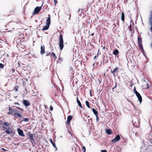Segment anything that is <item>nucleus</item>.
I'll return each instance as SVG.
<instances>
[{
  "label": "nucleus",
  "mask_w": 152,
  "mask_h": 152,
  "mask_svg": "<svg viewBox=\"0 0 152 152\" xmlns=\"http://www.w3.org/2000/svg\"><path fill=\"white\" fill-rule=\"evenodd\" d=\"M63 39V36L61 34H60L59 39V46L60 50H62L64 47Z\"/></svg>",
  "instance_id": "obj_1"
},
{
  "label": "nucleus",
  "mask_w": 152,
  "mask_h": 152,
  "mask_svg": "<svg viewBox=\"0 0 152 152\" xmlns=\"http://www.w3.org/2000/svg\"><path fill=\"white\" fill-rule=\"evenodd\" d=\"M5 132L7 134H10L11 137H12L14 134L13 130L10 127L7 128L5 130Z\"/></svg>",
  "instance_id": "obj_2"
},
{
  "label": "nucleus",
  "mask_w": 152,
  "mask_h": 152,
  "mask_svg": "<svg viewBox=\"0 0 152 152\" xmlns=\"http://www.w3.org/2000/svg\"><path fill=\"white\" fill-rule=\"evenodd\" d=\"M43 3H42V5L40 7H37L35 9L33 13L34 15L37 14L38 13L42 8Z\"/></svg>",
  "instance_id": "obj_3"
},
{
  "label": "nucleus",
  "mask_w": 152,
  "mask_h": 152,
  "mask_svg": "<svg viewBox=\"0 0 152 152\" xmlns=\"http://www.w3.org/2000/svg\"><path fill=\"white\" fill-rule=\"evenodd\" d=\"M121 139V137L119 134L117 135L116 137L111 140V142H115L119 141Z\"/></svg>",
  "instance_id": "obj_4"
},
{
  "label": "nucleus",
  "mask_w": 152,
  "mask_h": 152,
  "mask_svg": "<svg viewBox=\"0 0 152 152\" xmlns=\"http://www.w3.org/2000/svg\"><path fill=\"white\" fill-rule=\"evenodd\" d=\"M28 135L29 137V139L31 141V142H32V143H33V142H34V134H31L30 133V132H29V133H28Z\"/></svg>",
  "instance_id": "obj_5"
},
{
  "label": "nucleus",
  "mask_w": 152,
  "mask_h": 152,
  "mask_svg": "<svg viewBox=\"0 0 152 152\" xmlns=\"http://www.w3.org/2000/svg\"><path fill=\"white\" fill-rule=\"evenodd\" d=\"M17 130L18 131V134L19 136H21L22 137H24L25 136V135L23 134V130L19 128H18Z\"/></svg>",
  "instance_id": "obj_6"
},
{
  "label": "nucleus",
  "mask_w": 152,
  "mask_h": 152,
  "mask_svg": "<svg viewBox=\"0 0 152 152\" xmlns=\"http://www.w3.org/2000/svg\"><path fill=\"white\" fill-rule=\"evenodd\" d=\"M9 111L10 112H12L14 113H19L20 112L18 110H13L11 108L10 106H9Z\"/></svg>",
  "instance_id": "obj_7"
},
{
  "label": "nucleus",
  "mask_w": 152,
  "mask_h": 152,
  "mask_svg": "<svg viewBox=\"0 0 152 152\" xmlns=\"http://www.w3.org/2000/svg\"><path fill=\"white\" fill-rule=\"evenodd\" d=\"M23 103L24 105L26 107L29 106L30 104L28 101L27 100H23Z\"/></svg>",
  "instance_id": "obj_8"
},
{
  "label": "nucleus",
  "mask_w": 152,
  "mask_h": 152,
  "mask_svg": "<svg viewBox=\"0 0 152 152\" xmlns=\"http://www.w3.org/2000/svg\"><path fill=\"white\" fill-rule=\"evenodd\" d=\"M45 48L44 45H42L41 46L40 53L42 55L45 53Z\"/></svg>",
  "instance_id": "obj_9"
},
{
  "label": "nucleus",
  "mask_w": 152,
  "mask_h": 152,
  "mask_svg": "<svg viewBox=\"0 0 152 152\" xmlns=\"http://www.w3.org/2000/svg\"><path fill=\"white\" fill-rule=\"evenodd\" d=\"M72 115H69L68 116L67 118V121L66 122V124H69L70 122L72 120Z\"/></svg>",
  "instance_id": "obj_10"
},
{
  "label": "nucleus",
  "mask_w": 152,
  "mask_h": 152,
  "mask_svg": "<svg viewBox=\"0 0 152 152\" xmlns=\"http://www.w3.org/2000/svg\"><path fill=\"white\" fill-rule=\"evenodd\" d=\"M119 70V69L117 67H116L112 71V69L111 70V72L113 74L114 76H115V72H118Z\"/></svg>",
  "instance_id": "obj_11"
},
{
  "label": "nucleus",
  "mask_w": 152,
  "mask_h": 152,
  "mask_svg": "<svg viewBox=\"0 0 152 152\" xmlns=\"http://www.w3.org/2000/svg\"><path fill=\"white\" fill-rule=\"evenodd\" d=\"M50 15H48V17L46 20V24L50 26Z\"/></svg>",
  "instance_id": "obj_12"
},
{
  "label": "nucleus",
  "mask_w": 152,
  "mask_h": 152,
  "mask_svg": "<svg viewBox=\"0 0 152 152\" xmlns=\"http://www.w3.org/2000/svg\"><path fill=\"white\" fill-rule=\"evenodd\" d=\"M16 113H14L12 112H11L9 111L7 113V114L9 115H12L13 116L15 117V118H17V114Z\"/></svg>",
  "instance_id": "obj_13"
},
{
  "label": "nucleus",
  "mask_w": 152,
  "mask_h": 152,
  "mask_svg": "<svg viewBox=\"0 0 152 152\" xmlns=\"http://www.w3.org/2000/svg\"><path fill=\"white\" fill-rule=\"evenodd\" d=\"M138 45L139 48L141 49L142 52H143V53L144 54L145 53V51L143 49V47L142 43H138Z\"/></svg>",
  "instance_id": "obj_14"
},
{
  "label": "nucleus",
  "mask_w": 152,
  "mask_h": 152,
  "mask_svg": "<svg viewBox=\"0 0 152 152\" xmlns=\"http://www.w3.org/2000/svg\"><path fill=\"white\" fill-rule=\"evenodd\" d=\"M137 97L140 102L141 103L142 102V97L140 94L136 95Z\"/></svg>",
  "instance_id": "obj_15"
},
{
  "label": "nucleus",
  "mask_w": 152,
  "mask_h": 152,
  "mask_svg": "<svg viewBox=\"0 0 152 152\" xmlns=\"http://www.w3.org/2000/svg\"><path fill=\"white\" fill-rule=\"evenodd\" d=\"M119 53V51L118 50L115 49L113 51V54L115 56L117 55Z\"/></svg>",
  "instance_id": "obj_16"
},
{
  "label": "nucleus",
  "mask_w": 152,
  "mask_h": 152,
  "mask_svg": "<svg viewBox=\"0 0 152 152\" xmlns=\"http://www.w3.org/2000/svg\"><path fill=\"white\" fill-rule=\"evenodd\" d=\"M106 133L107 134L110 135L112 134V131L110 129H108L106 130Z\"/></svg>",
  "instance_id": "obj_17"
},
{
  "label": "nucleus",
  "mask_w": 152,
  "mask_h": 152,
  "mask_svg": "<svg viewBox=\"0 0 152 152\" xmlns=\"http://www.w3.org/2000/svg\"><path fill=\"white\" fill-rule=\"evenodd\" d=\"M49 27V25L46 24L45 26L42 28V31H45L48 29Z\"/></svg>",
  "instance_id": "obj_18"
},
{
  "label": "nucleus",
  "mask_w": 152,
  "mask_h": 152,
  "mask_svg": "<svg viewBox=\"0 0 152 152\" xmlns=\"http://www.w3.org/2000/svg\"><path fill=\"white\" fill-rule=\"evenodd\" d=\"M92 111L95 116L98 115V112L94 108L92 109Z\"/></svg>",
  "instance_id": "obj_19"
},
{
  "label": "nucleus",
  "mask_w": 152,
  "mask_h": 152,
  "mask_svg": "<svg viewBox=\"0 0 152 152\" xmlns=\"http://www.w3.org/2000/svg\"><path fill=\"white\" fill-rule=\"evenodd\" d=\"M124 18H125V15L124 14L123 12H122L121 13V19L123 21H124Z\"/></svg>",
  "instance_id": "obj_20"
},
{
  "label": "nucleus",
  "mask_w": 152,
  "mask_h": 152,
  "mask_svg": "<svg viewBox=\"0 0 152 152\" xmlns=\"http://www.w3.org/2000/svg\"><path fill=\"white\" fill-rule=\"evenodd\" d=\"M50 142L52 144V145L53 146V147H56V145H55V142H53V141L51 139H50Z\"/></svg>",
  "instance_id": "obj_21"
},
{
  "label": "nucleus",
  "mask_w": 152,
  "mask_h": 152,
  "mask_svg": "<svg viewBox=\"0 0 152 152\" xmlns=\"http://www.w3.org/2000/svg\"><path fill=\"white\" fill-rule=\"evenodd\" d=\"M134 92L135 93V94H136V95H138L139 93L136 91L135 87H134V90H133Z\"/></svg>",
  "instance_id": "obj_22"
},
{
  "label": "nucleus",
  "mask_w": 152,
  "mask_h": 152,
  "mask_svg": "<svg viewBox=\"0 0 152 152\" xmlns=\"http://www.w3.org/2000/svg\"><path fill=\"white\" fill-rule=\"evenodd\" d=\"M142 38L140 37H138V43H142Z\"/></svg>",
  "instance_id": "obj_23"
},
{
  "label": "nucleus",
  "mask_w": 152,
  "mask_h": 152,
  "mask_svg": "<svg viewBox=\"0 0 152 152\" xmlns=\"http://www.w3.org/2000/svg\"><path fill=\"white\" fill-rule=\"evenodd\" d=\"M3 124L7 126H8L10 125V124L7 122H4Z\"/></svg>",
  "instance_id": "obj_24"
},
{
  "label": "nucleus",
  "mask_w": 152,
  "mask_h": 152,
  "mask_svg": "<svg viewBox=\"0 0 152 152\" xmlns=\"http://www.w3.org/2000/svg\"><path fill=\"white\" fill-rule=\"evenodd\" d=\"M86 106L88 108H90V106L89 105V103L88 101H86Z\"/></svg>",
  "instance_id": "obj_25"
},
{
  "label": "nucleus",
  "mask_w": 152,
  "mask_h": 152,
  "mask_svg": "<svg viewBox=\"0 0 152 152\" xmlns=\"http://www.w3.org/2000/svg\"><path fill=\"white\" fill-rule=\"evenodd\" d=\"M52 53L53 55V57L54 59H57V57L56 56L55 54L53 52H52Z\"/></svg>",
  "instance_id": "obj_26"
},
{
  "label": "nucleus",
  "mask_w": 152,
  "mask_h": 152,
  "mask_svg": "<svg viewBox=\"0 0 152 152\" xmlns=\"http://www.w3.org/2000/svg\"><path fill=\"white\" fill-rule=\"evenodd\" d=\"M77 102L78 104V105L80 106V107L81 108H82L83 107L82 106L81 104L80 101H78V102Z\"/></svg>",
  "instance_id": "obj_27"
},
{
  "label": "nucleus",
  "mask_w": 152,
  "mask_h": 152,
  "mask_svg": "<svg viewBox=\"0 0 152 152\" xmlns=\"http://www.w3.org/2000/svg\"><path fill=\"white\" fill-rule=\"evenodd\" d=\"M23 120H22V121H24L25 122H28L29 121V118H23Z\"/></svg>",
  "instance_id": "obj_28"
},
{
  "label": "nucleus",
  "mask_w": 152,
  "mask_h": 152,
  "mask_svg": "<svg viewBox=\"0 0 152 152\" xmlns=\"http://www.w3.org/2000/svg\"><path fill=\"white\" fill-rule=\"evenodd\" d=\"M16 115H17V117H19V118H21L22 117V115L21 114H19V113H17Z\"/></svg>",
  "instance_id": "obj_29"
},
{
  "label": "nucleus",
  "mask_w": 152,
  "mask_h": 152,
  "mask_svg": "<svg viewBox=\"0 0 152 152\" xmlns=\"http://www.w3.org/2000/svg\"><path fill=\"white\" fill-rule=\"evenodd\" d=\"M16 108L18 109V110H20L22 112H23L24 111V110L23 109L21 108L18 107H16Z\"/></svg>",
  "instance_id": "obj_30"
},
{
  "label": "nucleus",
  "mask_w": 152,
  "mask_h": 152,
  "mask_svg": "<svg viewBox=\"0 0 152 152\" xmlns=\"http://www.w3.org/2000/svg\"><path fill=\"white\" fill-rule=\"evenodd\" d=\"M4 67V65L2 63H0V69H3Z\"/></svg>",
  "instance_id": "obj_31"
},
{
  "label": "nucleus",
  "mask_w": 152,
  "mask_h": 152,
  "mask_svg": "<svg viewBox=\"0 0 152 152\" xmlns=\"http://www.w3.org/2000/svg\"><path fill=\"white\" fill-rule=\"evenodd\" d=\"M82 149L83 150V152H86V148L85 146H82Z\"/></svg>",
  "instance_id": "obj_32"
},
{
  "label": "nucleus",
  "mask_w": 152,
  "mask_h": 152,
  "mask_svg": "<svg viewBox=\"0 0 152 152\" xmlns=\"http://www.w3.org/2000/svg\"><path fill=\"white\" fill-rule=\"evenodd\" d=\"M96 121L97 122H98L99 121V119L98 117V115H97L96 116Z\"/></svg>",
  "instance_id": "obj_33"
},
{
  "label": "nucleus",
  "mask_w": 152,
  "mask_h": 152,
  "mask_svg": "<svg viewBox=\"0 0 152 152\" xmlns=\"http://www.w3.org/2000/svg\"><path fill=\"white\" fill-rule=\"evenodd\" d=\"M18 87L17 86L15 87L14 89L16 91H17L18 90Z\"/></svg>",
  "instance_id": "obj_34"
},
{
  "label": "nucleus",
  "mask_w": 152,
  "mask_h": 152,
  "mask_svg": "<svg viewBox=\"0 0 152 152\" xmlns=\"http://www.w3.org/2000/svg\"><path fill=\"white\" fill-rule=\"evenodd\" d=\"M50 110L51 111H52L53 110V107L51 105H50Z\"/></svg>",
  "instance_id": "obj_35"
},
{
  "label": "nucleus",
  "mask_w": 152,
  "mask_h": 152,
  "mask_svg": "<svg viewBox=\"0 0 152 152\" xmlns=\"http://www.w3.org/2000/svg\"><path fill=\"white\" fill-rule=\"evenodd\" d=\"M50 55V57H51V56H51V53L50 52L49 53H47V54L46 55V56H49Z\"/></svg>",
  "instance_id": "obj_36"
},
{
  "label": "nucleus",
  "mask_w": 152,
  "mask_h": 152,
  "mask_svg": "<svg viewBox=\"0 0 152 152\" xmlns=\"http://www.w3.org/2000/svg\"><path fill=\"white\" fill-rule=\"evenodd\" d=\"M54 1L55 3V5H56V3H57V0H54Z\"/></svg>",
  "instance_id": "obj_37"
},
{
  "label": "nucleus",
  "mask_w": 152,
  "mask_h": 152,
  "mask_svg": "<svg viewBox=\"0 0 152 152\" xmlns=\"http://www.w3.org/2000/svg\"><path fill=\"white\" fill-rule=\"evenodd\" d=\"M117 85L116 83H115V85L114 87L112 89H113L114 88H116L117 87Z\"/></svg>",
  "instance_id": "obj_38"
},
{
  "label": "nucleus",
  "mask_w": 152,
  "mask_h": 152,
  "mask_svg": "<svg viewBox=\"0 0 152 152\" xmlns=\"http://www.w3.org/2000/svg\"><path fill=\"white\" fill-rule=\"evenodd\" d=\"M15 70L14 69H12L11 71H12V73H14L15 72Z\"/></svg>",
  "instance_id": "obj_39"
},
{
  "label": "nucleus",
  "mask_w": 152,
  "mask_h": 152,
  "mask_svg": "<svg viewBox=\"0 0 152 152\" xmlns=\"http://www.w3.org/2000/svg\"><path fill=\"white\" fill-rule=\"evenodd\" d=\"M101 152H107V151L106 150H102L101 151Z\"/></svg>",
  "instance_id": "obj_40"
},
{
  "label": "nucleus",
  "mask_w": 152,
  "mask_h": 152,
  "mask_svg": "<svg viewBox=\"0 0 152 152\" xmlns=\"http://www.w3.org/2000/svg\"><path fill=\"white\" fill-rule=\"evenodd\" d=\"M1 149L2 151H7V150L5 149L4 148H1Z\"/></svg>",
  "instance_id": "obj_41"
},
{
  "label": "nucleus",
  "mask_w": 152,
  "mask_h": 152,
  "mask_svg": "<svg viewBox=\"0 0 152 152\" xmlns=\"http://www.w3.org/2000/svg\"><path fill=\"white\" fill-rule=\"evenodd\" d=\"M81 10V9H79L78 11V12H81V13H82V10H81V12H80V10Z\"/></svg>",
  "instance_id": "obj_42"
},
{
  "label": "nucleus",
  "mask_w": 152,
  "mask_h": 152,
  "mask_svg": "<svg viewBox=\"0 0 152 152\" xmlns=\"http://www.w3.org/2000/svg\"><path fill=\"white\" fill-rule=\"evenodd\" d=\"M14 104H18V105H20V104H19V103L18 102H17L14 103Z\"/></svg>",
  "instance_id": "obj_43"
},
{
  "label": "nucleus",
  "mask_w": 152,
  "mask_h": 152,
  "mask_svg": "<svg viewBox=\"0 0 152 152\" xmlns=\"http://www.w3.org/2000/svg\"><path fill=\"white\" fill-rule=\"evenodd\" d=\"M58 59H59V61H60L61 62L62 61V59H61V58H59Z\"/></svg>",
  "instance_id": "obj_44"
},
{
  "label": "nucleus",
  "mask_w": 152,
  "mask_h": 152,
  "mask_svg": "<svg viewBox=\"0 0 152 152\" xmlns=\"http://www.w3.org/2000/svg\"><path fill=\"white\" fill-rule=\"evenodd\" d=\"M3 127L4 128V129H7L6 127H5L4 126H3Z\"/></svg>",
  "instance_id": "obj_45"
},
{
  "label": "nucleus",
  "mask_w": 152,
  "mask_h": 152,
  "mask_svg": "<svg viewBox=\"0 0 152 152\" xmlns=\"http://www.w3.org/2000/svg\"><path fill=\"white\" fill-rule=\"evenodd\" d=\"M97 56H97H95L94 57V60L95 58H96Z\"/></svg>",
  "instance_id": "obj_46"
},
{
  "label": "nucleus",
  "mask_w": 152,
  "mask_h": 152,
  "mask_svg": "<svg viewBox=\"0 0 152 152\" xmlns=\"http://www.w3.org/2000/svg\"><path fill=\"white\" fill-rule=\"evenodd\" d=\"M151 24H152V15H151Z\"/></svg>",
  "instance_id": "obj_47"
},
{
  "label": "nucleus",
  "mask_w": 152,
  "mask_h": 152,
  "mask_svg": "<svg viewBox=\"0 0 152 152\" xmlns=\"http://www.w3.org/2000/svg\"><path fill=\"white\" fill-rule=\"evenodd\" d=\"M76 100H77V102H78V101H80V100H79L77 97Z\"/></svg>",
  "instance_id": "obj_48"
},
{
  "label": "nucleus",
  "mask_w": 152,
  "mask_h": 152,
  "mask_svg": "<svg viewBox=\"0 0 152 152\" xmlns=\"http://www.w3.org/2000/svg\"><path fill=\"white\" fill-rule=\"evenodd\" d=\"M130 102H131V104H132L133 106H134V104H133V103L131 101H130Z\"/></svg>",
  "instance_id": "obj_49"
},
{
  "label": "nucleus",
  "mask_w": 152,
  "mask_h": 152,
  "mask_svg": "<svg viewBox=\"0 0 152 152\" xmlns=\"http://www.w3.org/2000/svg\"><path fill=\"white\" fill-rule=\"evenodd\" d=\"M127 100L129 102H130V100H129V99H127Z\"/></svg>",
  "instance_id": "obj_50"
},
{
  "label": "nucleus",
  "mask_w": 152,
  "mask_h": 152,
  "mask_svg": "<svg viewBox=\"0 0 152 152\" xmlns=\"http://www.w3.org/2000/svg\"><path fill=\"white\" fill-rule=\"evenodd\" d=\"M54 148H56V149H55L56 151L57 150V148L56 146V147H54Z\"/></svg>",
  "instance_id": "obj_51"
},
{
  "label": "nucleus",
  "mask_w": 152,
  "mask_h": 152,
  "mask_svg": "<svg viewBox=\"0 0 152 152\" xmlns=\"http://www.w3.org/2000/svg\"><path fill=\"white\" fill-rule=\"evenodd\" d=\"M94 33H93L91 34V36H93L94 35Z\"/></svg>",
  "instance_id": "obj_52"
},
{
  "label": "nucleus",
  "mask_w": 152,
  "mask_h": 152,
  "mask_svg": "<svg viewBox=\"0 0 152 152\" xmlns=\"http://www.w3.org/2000/svg\"><path fill=\"white\" fill-rule=\"evenodd\" d=\"M90 95H91V90L90 91Z\"/></svg>",
  "instance_id": "obj_53"
},
{
  "label": "nucleus",
  "mask_w": 152,
  "mask_h": 152,
  "mask_svg": "<svg viewBox=\"0 0 152 152\" xmlns=\"http://www.w3.org/2000/svg\"><path fill=\"white\" fill-rule=\"evenodd\" d=\"M105 49V47L104 46H103V49Z\"/></svg>",
  "instance_id": "obj_54"
},
{
  "label": "nucleus",
  "mask_w": 152,
  "mask_h": 152,
  "mask_svg": "<svg viewBox=\"0 0 152 152\" xmlns=\"http://www.w3.org/2000/svg\"><path fill=\"white\" fill-rule=\"evenodd\" d=\"M21 122L20 121V122H18V123H20Z\"/></svg>",
  "instance_id": "obj_55"
},
{
  "label": "nucleus",
  "mask_w": 152,
  "mask_h": 152,
  "mask_svg": "<svg viewBox=\"0 0 152 152\" xmlns=\"http://www.w3.org/2000/svg\"><path fill=\"white\" fill-rule=\"evenodd\" d=\"M130 27H131V25H130Z\"/></svg>",
  "instance_id": "obj_56"
},
{
  "label": "nucleus",
  "mask_w": 152,
  "mask_h": 152,
  "mask_svg": "<svg viewBox=\"0 0 152 152\" xmlns=\"http://www.w3.org/2000/svg\"><path fill=\"white\" fill-rule=\"evenodd\" d=\"M70 17H71V15H70V18H70Z\"/></svg>",
  "instance_id": "obj_57"
}]
</instances>
